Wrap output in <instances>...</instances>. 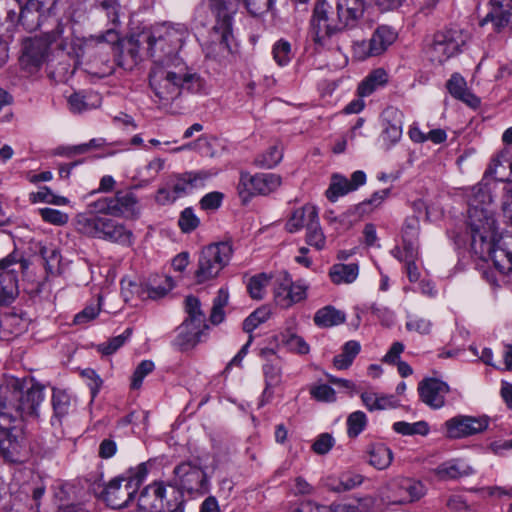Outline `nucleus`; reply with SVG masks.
<instances>
[{
    "label": "nucleus",
    "mask_w": 512,
    "mask_h": 512,
    "mask_svg": "<svg viewBox=\"0 0 512 512\" xmlns=\"http://www.w3.org/2000/svg\"><path fill=\"white\" fill-rule=\"evenodd\" d=\"M402 113L396 108H388L383 113L381 140L387 148L395 145L402 136Z\"/></svg>",
    "instance_id": "obj_25"
},
{
    "label": "nucleus",
    "mask_w": 512,
    "mask_h": 512,
    "mask_svg": "<svg viewBox=\"0 0 512 512\" xmlns=\"http://www.w3.org/2000/svg\"><path fill=\"white\" fill-rule=\"evenodd\" d=\"M391 189L386 188L383 190H379L374 192L371 197L363 202H361L358 205V209L362 210L363 212L366 211V208L368 206H371L372 209L378 208L382 205V203L390 196Z\"/></svg>",
    "instance_id": "obj_60"
},
{
    "label": "nucleus",
    "mask_w": 512,
    "mask_h": 512,
    "mask_svg": "<svg viewBox=\"0 0 512 512\" xmlns=\"http://www.w3.org/2000/svg\"><path fill=\"white\" fill-rule=\"evenodd\" d=\"M419 219L416 216H409L405 219L402 231H401V237L402 239L407 240H418L419 235Z\"/></svg>",
    "instance_id": "obj_58"
},
{
    "label": "nucleus",
    "mask_w": 512,
    "mask_h": 512,
    "mask_svg": "<svg viewBox=\"0 0 512 512\" xmlns=\"http://www.w3.org/2000/svg\"><path fill=\"white\" fill-rule=\"evenodd\" d=\"M131 335L132 328H127L122 334L109 339L105 343L100 344L98 346V351L103 355H111L115 353L120 347H122Z\"/></svg>",
    "instance_id": "obj_49"
},
{
    "label": "nucleus",
    "mask_w": 512,
    "mask_h": 512,
    "mask_svg": "<svg viewBox=\"0 0 512 512\" xmlns=\"http://www.w3.org/2000/svg\"><path fill=\"white\" fill-rule=\"evenodd\" d=\"M248 13L259 17L273 11L274 0H241ZM209 7L215 15L216 23L212 28L211 43L206 47V55L216 58L224 52H230L233 15L237 11V0H209Z\"/></svg>",
    "instance_id": "obj_3"
},
{
    "label": "nucleus",
    "mask_w": 512,
    "mask_h": 512,
    "mask_svg": "<svg viewBox=\"0 0 512 512\" xmlns=\"http://www.w3.org/2000/svg\"><path fill=\"white\" fill-rule=\"evenodd\" d=\"M318 220V211L312 204H305L301 207L295 208L286 221L285 229L289 233H295L302 228L310 225L312 222Z\"/></svg>",
    "instance_id": "obj_26"
},
{
    "label": "nucleus",
    "mask_w": 512,
    "mask_h": 512,
    "mask_svg": "<svg viewBox=\"0 0 512 512\" xmlns=\"http://www.w3.org/2000/svg\"><path fill=\"white\" fill-rule=\"evenodd\" d=\"M502 211L508 221L512 223V184L508 183L503 188Z\"/></svg>",
    "instance_id": "obj_64"
},
{
    "label": "nucleus",
    "mask_w": 512,
    "mask_h": 512,
    "mask_svg": "<svg viewBox=\"0 0 512 512\" xmlns=\"http://www.w3.org/2000/svg\"><path fill=\"white\" fill-rule=\"evenodd\" d=\"M200 224V219L191 207L185 208L179 216L178 226L183 233H191Z\"/></svg>",
    "instance_id": "obj_52"
},
{
    "label": "nucleus",
    "mask_w": 512,
    "mask_h": 512,
    "mask_svg": "<svg viewBox=\"0 0 512 512\" xmlns=\"http://www.w3.org/2000/svg\"><path fill=\"white\" fill-rule=\"evenodd\" d=\"M131 237V231L127 230L123 224H120L117 221L107 217L105 219L101 235L98 236L100 239H105L120 244H130Z\"/></svg>",
    "instance_id": "obj_32"
},
{
    "label": "nucleus",
    "mask_w": 512,
    "mask_h": 512,
    "mask_svg": "<svg viewBox=\"0 0 512 512\" xmlns=\"http://www.w3.org/2000/svg\"><path fill=\"white\" fill-rule=\"evenodd\" d=\"M260 356L266 360L263 365V375L265 380V388L261 396L260 406L268 403L273 397V389L278 386L282 378V360L276 355L275 351L270 348H263Z\"/></svg>",
    "instance_id": "obj_18"
},
{
    "label": "nucleus",
    "mask_w": 512,
    "mask_h": 512,
    "mask_svg": "<svg viewBox=\"0 0 512 512\" xmlns=\"http://www.w3.org/2000/svg\"><path fill=\"white\" fill-rule=\"evenodd\" d=\"M364 478L362 475L354 472H347L341 475L334 490L337 492L349 491L362 484Z\"/></svg>",
    "instance_id": "obj_55"
},
{
    "label": "nucleus",
    "mask_w": 512,
    "mask_h": 512,
    "mask_svg": "<svg viewBox=\"0 0 512 512\" xmlns=\"http://www.w3.org/2000/svg\"><path fill=\"white\" fill-rule=\"evenodd\" d=\"M232 254L233 247L228 241L205 246L200 252L198 267L194 273L197 282L203 283L215 278L229 264Z\"/></svg>",
    "instance_id": "obj_9"
},
{
    "label": "nucleus",
    "mask_w": 512,
    "mask_h": 512,
    "mask_svg": "<svg viewBox=\"0 0 512 512\" xmlns=\"http://www.w3.org/2000/svg\"><path fill=\"white\" fill-rule=\"evenodd\" d=\"M269 315L270 313L266 308L256 309L243 321V330L247 333H251L260 324L267 321Z\"/></svg>",
    "instance_id": "obj_54"
},
{
    "label": "nucleus",
    "mask_w": 512,
    "mask_h": 512,
    "mask_svg": "<svg viewBox=\"0 0 512 512\" xmlns=\"http://www.w3.org/2000/svg\"><path fill=\"white\" fill-rule=\"evenodd\" d=\"M106 217L79 213L75 218L77 230L87 236L98 238L103 230Z\"/></svg>",
    "instance_id": "obj_33"
},
{
    "label": "nucleus",
    "mask_w": 512,
    "mask_h": 512,
    "mask_svg": "<svg viewBox=\"0 0 512 512\" xmlns=\"http://www.w3.org/2000/svg\"><path fill=\"white\" fill-rule=\"evenodd\" d=\"M207 327V324L197 325L185 320L178 328V335L175 340L176 345L181 350L194 347L200 341L201 334Z\"/></svg>",
    "instance_id": "obj_29"
},
{
    "label": "nucleus",
    "mask_w": 512,
    "mask_h": 512,
    "mask_svg": "<svg viewBox=\"0 0 512 512\" xmlns=\"http://www.w3.org/2000/svg\"><path fill=\"white\" fill-rule=\"evenodd\" d=\"M154 363L151 360H143L135 369L132 381H131V387L133 389H138L141 387L143 379L150 374L154 370Z\"/></svg>",
    "instance_id": "obj_56"
},
{
    "label": "nucleus",
    "mask_w": 512,
    "mask_h": 512,
    "mask_svg": "<svg viewBox=\"0 0 512 512\" xmlns=\"http://www.w3.org/2000/svg\"><path fill=\"white\" fill-rule=\"evenodd\" d=\"M273 58L279 66H286L291 58V44L284 39L278 40L272 49Z\"/></svg>",
    "instance_id": "obj_51"
},
{
    "label": "nucleus",
    "mask_w": 512,
    "mask_h": 512,
    "mask_svg": "<svg viewBox=\"0 0 512 512\" xmlns=\"http://www.w3.org/2000/svg\"><path fill=\"white\" fill-rule=\"evenodd\" d=\"M185 500L182 493L169 488L163 481H154L147 485L138 496V507L145 511H174V508L181 509L184 512Z\"/></svg>",
    "instance_id": "obj_8"
},
{
    "label": "nucleus",
    "mask_w": 512,
    "mask_h": 512,
    "mask_svg": "<svg viewBox=\"0 0 512 512\" xmlns=\"http://www.w3.org/2000/svg\"><path fill=\"white\" fill-rule=\"evenodd\" d=\"M148 474L146 463L128 469L123 475L112 479L101 492L108 506L120 509L129 505L134 494Z\"/></svg>",
    "instance_id": "obj_4"
},
{
    "label": "nucleus",
    "mask_w": 512,
    "mask_h": 512,
    "mask_svg": "<svg viewBox=\"0 0 512 512\" xmlns=\"http://www.w3.org/2000/svg\"><path fill=\"white\" fill-rule=\"evenodd\" d=\"M39 214L43 221L58 226L65 225L69 219L66 213L52 208H41Z\"/></svg>",
    "instance_id": "obj_57"
},
{
    "label": "nucleus",
    "mask_w": 512,
    "mask_h": 512,
    "mask_svg": "<svg viewBox=\"0 0 512 512\" xmlns=\"http://www.w3.org/2000/svg\"><path fill=\"white\" fill-rule=\"evenodd\" d=\"M343 29L337 18L329 17L325 3L317 2L311 19V36L313 41L324 47L327 45L328 39Z\"/></svg>",
    "instance_id": "obj_16"
},
{
    "label": "nucleus",
    "mask_w": 512,
    "mask_h": 512,
    "mask_svg": "<svg viewBox=\"0 0 512 512\" xmlns=\"http://www.w3.org/2000/svg\"><path fill=\"white\" fill-rule=\"evenodd\" d=\"M489 425L487 416L457 415L445 421V435L449 439H461L486 430Z\"/></svg>",
    "instance_id": "obj_17"
},
{
    "label": "nucleus",
    "mask_w": 512,
    "mask_h": 512,
    "mask_svg": "<svg viewBox=\"0 0 512 512\" xmlns=\"http://www.w3.org/2000/svg\"><path fill=\"white\" fill-rule=\"evenodd\" d=\"M345 320V313L330 305L319 309L314 315V323L322 328L340 325Z\"/></svg>",
    "instance_id": "obj_35"
},
{
    "label": "nucleus",
    "mask_w": 512,
    "mask_h": 512,
    "mask_svg": "<svg viewBox=\"0 0 512 512\" xmlns=\"http://www.w3.org/2000/svg\"><path fill=\"white\" fill-rule=\"evenodd\" d=\"M113 197L116 216L133 213L138 203L132 191H118Z\"/></svg>",
    "instance_id": "obj_41"
},
{
    "label": "nucleus",
    "mask_w": 512,
    "mask_h": 512,
    "mask_svg": "<svg viewBox=\"0 0 512 512\" xmlns=\"http://www.w3.org/2000/svg\"><path fill=\"white\" fill-rule=\"evenodd\" d=\"M100 312V304L92 303L87 305L82 311L77 313L74 317V323L77 325L86 324L95 319Z\"/></svg>",
    "instance_id": "obj_62"
},
{
    "label": "nucleus",
    "mask_w": 512,
    "mask_h": 512,
    "mask_svg": "<svg viewBox=\"0 0 512 512\" xmlns=\"http://www.w3.org/2000/svg\"><path fill=\"white\" fill-rule=\"evenodd\" d=\"M26 329V321L15 312L0 314V339L9 341Z\"/></svg>",
    "instance_id": "obj_30"
},
{
    "label": "nucleus",
    "mask_w": 512,
    "mask_h": 512,
    "mask_svg": "<svg viewBox=\"0 0 512 512\" xmlns=\"http://www.w3.org/2000/svg\"><path fill=\"white\" fill-rule=\"evenodd\" d=\"M281 177L274 173H258L251 175L242 172L238 183V192L242 198L254 195H268L281 185Z\"/></svg>",
    "instance_id": "obj_15"
},
{
    "label": "nucleus",
    "mask_w": 512,
    "mask_h": 512,
    "mask_svg": "<svg viewBox=\"0 0 512 512\" xmlns=\"http://www.w3.org/2000/svg\"><path fill=\"white\" fill-rule=\"evenodd\" d=\"M70 393L61 388L52 389L51 404L53 408V417L59 422L66 417L73 409L74 403Z\"/></svg>",
    "instance_id": "obj_34"
},
{
    "label": "nucleus",
    "mask_w": 512,
    "mask_h": 512,
    "mask_svg": "<svg viewBox=\"0 0 512 512\" xmlns=\"http://www.w3.org/2000/svg\"><path fill=\"white\" fill-rule=\"evenodd\" d=\"M26 268L25 261H18L13 255L0 260V305L8 306L19 294L18 274Z\"/></svg>",
    "instance_id": "obj_14"
},
{
    "label": "nucleus",
    "mask_w": 512,
    "mask_h": 512,
    "mask_svg": "<svg viewBox=\"0 0 512 512\" xmlns=\"http://www.w3.org/2000/svg\"><path fill=\"white\" fill-rule=\"evenodd\" d=\"M69 40V36L65 35V25L58 22L55 29L45 33L42 38L30 39L25 42L20 63L29 70L38 68L44 62L50 47L66 50Z\"/></svg>",
    "instance_id": "obj_6"
},
{
    "label": "nucleus",
    "mask_w": 512,
    "mask_h": 512,
    "mask_svg": "<svg viewBox=\"0 0 512 512\" xmlns=\"http://www.w3.org/2000/svg\"><path fill=\"white\" fill-rule=\"evenodd\" d=\"M189 30L185 24L165 22L144 34L147 50L153 58L149 84L159 103L166 106L183 92L201 93L204 79L178 57Z\"/></svg>",
    "instance_id": "obj_1"
},
{
    "label": "nucleus",
    "mask_w": 512,
    "mask_h": 512,
    "mask_svg": "<svg viewBox=\"0 0 512 512\" xmlns=\"http://www.w3.org/2000/svg\"><path fill=\"white\" fill-rule=\"evenodd\" d=\"M358 273L359 268L355 263L335 264L330 268L329 276L334 284H349L356 280Z\"/></svg>",
    "instance_id": "obj_36"
},
{
    "label": "nucleus",
    "mask_w": 512,
    "mask_h": 512,
    "mask_svg": "<svg viewBox=\"0 0 512 512\" xmlns=\"http://www.w3.org/2000/svg\"><path fill=\"white\" fill-rule=\"evenodd\" d=\"M168 486L182 494L186 492L192 497H200L209 492L210 480L199 461L185 460L174 467L173 478Z\"/></svg>",
    "instance_id": "obj_7"
},
{
    "label": "nucleus",
    "mask_w": 512,
    "mask_h": 512,
    "mask_svg": "<svg viewBox=\"0 0 512 512\" xmlns=\"http://www.w3.org/2000/svg\"><path fill=\"white\" fill-rule=\"evenodd\" d=\"M285 346L288 348L289 351L295 352L298 354H308L310 347L306 343V341L299 335L289 333L286 335H283L282 339Z\"/></svg>",
    "instance_id": "obj_53"
},
{
    "label": "nucleus",
    "mask_w": 512,
    "mask_h": 512,
    "mask_svg": "<svg viewBox=\"0 0 512 512\" xmlns=\"http://www.w3.org/2000/svg\"><path fill=\"white\" fill-rule=\"evenodd\" d=\"M44 20L56 14L57 0H27Z\"/></svg>",
    "instance_id": "obj_59"
},
{
    "label": "nucleus",
    "mask_w": 512,
    "mask_h": 512,
    "mask_svg": "<svg viewBox=\"0 0 512 512\" xmlns=\"http://www.w3.org/2000/svg\"><path fill=\"white\" fill-rule=\"evenodd\" d=\"M44 399L42 384L33 379L23 382L16 381L11 386L12 422L37 418Z\"/></svg>",
    "instance_id": "obj_5"
},
{
    "label": "nucleus",
    "mask_w": 512,
    "mask_h": 512,
    "mask_svg": "<svg viewBox=\"0 0 512 512\" xmlns=\"http://www.w3.org/2000/svg\"><path fill=\"white\" fill-rule=\"evenodd\" d=\"M228 292L220 289L217 296L213 300V305L210 314V321L213 324H219L224 319V307L228 304Z\"/></svg>",
    "instance_id": "obj_47"
},
{
    "label": "nucleus",
    "mask_w": 512,
    "mask_h": 512,
    "mask_svg": "<svg viewBox=\"0 0 512 512\" xmlns=\"http://www.w3.org/2000/svg\"><path fill=\"white\" fill-rule=\"evenodd\" d=\"M185 310L188 314L186 321L197 325L206 324L205 314L201 310V303L197 297L190 295L185 298Z\"/></svg>",
    "instance_id": "obj_45"
},
{
    "label": "nucleus",
    "mask_w": 512,
    "mask_h": 512,
    "mask_svg": "<svg viewBox=\"0 0 512 512\" xmlns=\"http://www.w3.org/2000/svg\"><path fill=\"white\" fill-rule=\"evenodd\" d=\"M23 436L16 426L0 425V456L7 462H22Z\"/></svg>",
    "instance_id": "obj_20"
},
{
    "label": "nucleus",
    "mask_w": 512,
    "mask_h": 512,
    "mask_svg": "<svg viewBox=\"0 0 512 512\" xmlns=\"http://www.w3.org/2000/svg\"><path fill=\"white\" fill-rule=\"evenodd\" d=\"M491 196L482 186H474L468 196L467 225L471 250L481 260H491L502 274L512 273V233L499 235L496 221L488 209Z\"/></svg>",
    "instance_id": "obj_2"
},
{
    "label": "nucleus",
    "mask_w": 512,
    "mask_h": 512,
    "mask_svg": "<svg viewBox=\"0 0 512 512\" xmlns=\"http://www.w3.org/2000/svg\"><path fill=\"white\" fill-rule=\"evenodd\" d=\"M388 82V75L382 68L371 71L358 85V97H368Z\"/></svg>",
    "instance_id": "obj_31"
},
{
    "label": "nucleus",
    "mask_w": 512,
    "mask_h": 512,
    "mask_svg": "<svg viewBox=\"0 0 512 512\" xmlns=\"http://www.w3.org/2000/svg\"><path fill=\"white\" fill-rule=\"evenodd\" d=\"M270 281L273 283V274L259 273L252 276L247 283V291L251 298L255 300L263 299Z\"/></svg>",
    "instance_id": "obj_42"
},
{
    "label": "nucleus",
    "mask_w": 512,
    "mask_h": 512,
    "mask_svg": "<svg viewBox=\"0 0 512 512\" xmlns=\"http://www.w3.org/2000/svg\"><path fill=\"white\" fill-rule=\"evenodd\" d=\"M425 485L410 478H395L379 489L383 505H403L420 500L426 494Z\"/></svg>",
    "instance_id": "obj_10"
},
{
    "label": "nucleus",
    "mask_w": 512,
    "mask_h": 512,
    "mask_svg": "<svg viewBox=\"0 0 512 512\" xmlns=\"http://www.w3.org/2000/svg\"><path fill=\"white\" fill-rule=\"evenodd\" d=\"M306 242L308 245L315 247L317 250H322L326 244L325 235L319 225V220L310 223L306 229Z\"/></svg>",
    "instance_id": "obj_50"
},
{
    "label": "nucleus",
    "mask_w": 512,
    "mask_h": 512,
    "mask_svg": "<svg viewBox=\"0 0 512 512\" xmlns=\"http://www.w3.org/2000/svg\"><path fill=\"white\" fill-rule=\"evenodd\" d=\"M91 6L96 10L103 11L114 27L119 25V11L121 8L119 0H93Z\"/></svg>",
    "instance_id": "obj_44"
},
{
    "label": "nucleus",
    "mask_w": 512,
    "mask_h": 512,
    "mask_svg": "<svg viewBox=\"0 0 512 512\" xmlns=\"http://www.w3.org/2000/svg\"><path fill=\"white\" fill-rule=\"evenodd\" d=\"M283 157L282 148L278 144L270 146L265 152L259 154L254 162L255 164L264 169H271L275 167Z\"/></svg>",
    "instance_id": "obj_43"
},
{
    "label": "nucleus",
    "mask_w": 512,
    "mask_h": 512,
    "mask_svg": "<svg viewBox=\"0 0 512 512\" xmlns=\"http://www.w3.org/2000/svg\"><path fill=\"white\" fill-rule=\"evenodd\" d=\"M466 40L467 36L459 29L436 32L428 48L431 60L439 63L446 61L460 51Z\"/></svg>",
    "instance_id": "obj_13"
},
{
    "label": "nucleus",
    "mask_w": 512,
    "mask_h": 512,
    "mask_svg": "<svg viewBox=\"0 0 512 512\" xmlns=\"http://www.w3.org/2000/svg\"><path fill=\"white\" fill-rule=\"evenodd\" d=\"M361 350L360 343L355 340H350L346 342L343 347L340 354L336 355L333 359V364L335 368L338 370H345L348 369L355 357L359 354Z\"/></svg>",
    "instance_id": "obj_39"
},
{
    "label": "nucleus",
    "mask_w": 512,
    "mask_h": 512,
    "mask_svg": "<svg viewBox=\"0 0 512 512\" xmlns=\"http://www.w3.org/2000/svg\"><path fill=\"white\" fill-rule=\"evenodd\" d=\"M405 326L408 331H414L422 335L429 334L432 329L431 321L425 318H411Z\"/></svg>",
    "instance_id": "obj_63"
},
{
    "label": "nucleus",
    "mask_w": 512,
    "mask_h": 512,
    "mask_svg": "<svg viewBox=\"0 0 512 512\" xmlns=\"http://www.w3.org/2000/svg\"><path fill=\"white\" fill-rule=\"evenodd\" d=\"M393 460L392 450L383 443L374 444L369 449V463L378 470L388 468Z\"/></svg>",
    "instance_id": "obj_38"
},
{
    "label": "nucleus",
    "mask_w": 512,
    "mask_h": 512,
    "mask_svg": "<svg viewBox=\"0 0 512 512\" xmlns=\"http://www.w3.org/2000/svg\"><path fill=\"white\" fill-rule=\"evenodd\" d=\"M488 13L479 21L480 26L491 23L495 32L512 29V0H489Z\"/></svg>",
    "instance_id": "obj_19"
},
{
    "label": "nucleus",
    "mask_w": 512,
    "mask_h": 512,
    "mask_svg": "<svg viewBox=\"0 0 512 512\" xmlns=\"http://www.w3.org/2000/svg\"><path fill=\"white\" fill-rule=\"evenodd\" d=\"M307 290L308 285L304 281H293L285 270L273 274V298L280 308L287 309L304 301L307 298Z\"/></svg>",
    "instance_id": "obj_11"
},
{
    "label": "nucleus",
    "mask_w": 512,
    "mask_h": 512,
    "mask_svg": "<svg viewBox=\"0 0 512 512\" xmlns=\"http://www.w3.org/2000/svg\"><path fill=\"white\" fill-rule=\"evenodd\" d=\"M365 183L366 174L362 170L353 172L351 179H347L345 176L336 173L331 176V182L325 194L329 201L335 202L339 197L356 191Z\"/></svg>",
    "instance_id": "obj_23"
},
{
    "label": "nucleus",
    "mask_w": 512,
    "mask_h": 512,
    "mask_svg": "<svg viewBox=\"0 0 512 512\" xmlns=\"http://www.w3.org/2000/svg\"><path fill=\"white\" fill-rule=\"evenodd\" d=\"M335 444V440L329 433L320 434L312 445V450L318 455L327 454Z\"/></svg>",
    "instance_id": "obj_61"
},
{
    "label": "nucleus",
    "mask_w": 512,
    "mask_h": 512,
    "mask_svg": "<svg viewBox=\"0 0 512 512\" xmlns=\"http://www.w3.org/2000/svg\"><path fill=\"white\" fill-rule=\"evenodd\" d=\"M446 88L455 99L464 102L472 108L479 106V98L468 90L466 80L459 73L451 75L446 83Z\"/></svg>",
    "instance_id": "obj_28"
},
{
    "label": "nucleus",
    "mask_w": 512,
    "mask_h": 512,
    "mask_svg": "<svg viewBox=\"0 0 512 512\" xmlns=\"http://www.w3.org/2000/svg\"><path fill=\"white\" fill-rule=\"evenodd\" d=\"M366 0H336V15L343 28H354L362 19Z\"/></svg>",
    "instance_id": "obj_24"
},
{
    "label": "nucleus",
    "mask_w": 512,
    "mask_h": 512,
    "mask_svg": "<svg viewBox=\"0 0 512 512\" xmlns=\"http://www.w3.org/2000/svg\"><path fill=\"white\" fill-rule=\"evenodd\" d=\"M18 21L25 30L33 32L40 28L45 20L39 12L35 10L28 1H26L25 5L20 9Z\"/></svg>",
    "instance_id": "obj_40"
},
{
    "label": "nucleus",
    "mask_w": 512,
    "mask_h": 512,
    "mask_svg": "<svg viewBox=\"0 0 512 512\" xmlns=\"http://www.w3.org/2000/svg\"><path fill=\"white\" fill-rule=\"evenodd\" d=\"M449 392V385L437 378H425L418 384L421 401L432 409L442 408Z\"/></svg>",
    "instance_id": "obj_22"
},
{
    "label": "nucleus",
    "mask_w": 512,
    "mask_h": 512,
    "mask_svg": "<svg viewBox=\"0 0 512 512\" xmlns=\"http://www.w3.org/2000/svg\"><path fill=\"white\" fill-rule=\"evenodd\" d=\"M87 214H106L116 216L113 197H101L88 203Z\"/></svg>",
    "instance_id": "obj_46"
},
{
    "label": "nucleus",
    "mask_w": 512,
    "mask_h": 512,
    "mask_svg": "<svg viewBox=\"0 0 512 512\" xmlns=\"http://www.w3.org/2000/svg\"><path fill=\"white\" fill-rule=\"evenodd\" d=\"M367 425V416L362 411H355L347 418V434L350 438L357 437Z\"/></svg>",
    "instance_id": "obj_48"
},
{
    "label": "nucleus",
    "mask_w": 512,
    "mask_h": 512,
    "mask_svg": "<svg viewBox=\"0 0 512 512\" xmlns=\"http://www.w3.org/2000/svg\"><path fill=\"white\" fill-rule=\"evenodd\" d=\"M98 96L95 94H84L75 92L68 97L69 110L74 114H80L98 106Z\"/></svg>",
    "instance_id": "obj_37"
},
{
    "label": "nucleus",
    "mask_w": 512,
    "mask_h": 512,
    "mask_svg": "<svg viewBox=\"0 0 512 512\" xmlns=\"http://www.w3.org/2000/svg\"><path fill=\"white\" fill-rule=\"evenodd\" d=\"M212 175L213 173L206 170L175 174L169 178L167 186H169L178 199L190 194L194 189L203 186L205 181Z\"/></svg>",
    "instance_id": "obj_21"
},
{
    "label": "nucleus",
    "mask_w": 512,
    "mask_h": 512,
    "mask_svg": "<svg viewBox=\"0 0 512 512\" xmlns=\"http://www.w3.org/2000/svg\"><path fill=\"white\" fill-rule=\"evenodd\" d=\"M434 474L439 480H457L474 474V469L463 460L452 459L438 465Z\"/></svg>",
    "instance_id": "obj_27"
},
{
    "label": "nucleus",
    "mask_w": 512,
    "mask_h": 512,
    "mask_svg": "<svg viewBox=\"0 0 512 512\" xmlns=\"http://www.w3.org/2000/svg\"><path fill=\"white\" fill-rule=\"evenodd\" d=\"M397 31L389 25H380L372 33L369 40H361L353 44V54L359 60L382 55L397 40Z\"/></svg>",
    "instance_id": "obj_12"
}]
</instances>
